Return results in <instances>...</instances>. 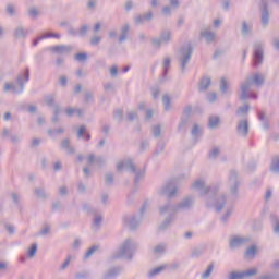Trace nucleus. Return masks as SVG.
<instances>
[{"label":"nucleus","mask_w":279,"mask_h":279,"mask_svg":"<svg viewBox=\"0 0 279 279\" xmlns=\"http://www.w3.org/2000/svg\"><path fill=\"white\" fill-rule=\"evenodd\" d=\"M195 204V197L187 196L183 198L179 204L174 205L168 202L159 207L160 215H169L162 223L159 226V230H167L171 223L175 221V213L180 210H189Z\"/></svg>","instance_id":"nucleus-1"},{"label":"nucleus","mask_w":279,"mask_h":279,"mask_svg":"<svg viewBox=\"0 0 279 279\" xmlns=\"http://www.w3.org/2000/svg\"><path fill=\"white\" fill-rule=\"evenodd\" d=\"M265 85V75L262 73H255L245 78L244 82L240 84V99L241 101H246V99H258V95L252 90V86L260 88Z\"/></svg>","instance_id":"nucleus-2"},{"label":"nucleus","mask_w":279,"mask_h":279,"mask_svg":"<svg viewBox=\"0 0 279 279\" xmlns=\"http://www.w3.org/2000/svg\"><path fill=\"white\" fill-rule=\"evenodd\" d=\"M208 208H215L216 213H221V210H226L225 214L220 217L221 223H228L230 221V217H232V213H234V203L228 199L226 194L218 195L214 201L210 197L207 199Z\"/></svg>","instance_id":"nucleus-3"},{"label":"nucleus","mask_w":279,"mask_h":279,"mask_svg":"<svg viewBox=\"0 0 279 279\" xmlns=\"http://www.w3.org/2000/svg\"><path fill=\"white\" fill-rule=\"evenodd\" d=\"M29 82V68H26L24 72L20 73L16 77V83H5L3 86V93H14L21 95L25 90V84ZM17 84V86H16Z\"/></svg>","instance_id":"nucleus-4"},{"label":"nucleus","mask_w":279,"mask_h":279,"mask_svg":"<svg viewBox=\"0 0 279 279\" xmlns=\"http://www.w3.org/2000/svg\"><path fill=\"white\" fill-rule=\"evenodd\" d=\"M138 248V244L132 239H126L118 250L116 254L111 256L112 260L118 258H124L125 260H132L134 258V252Z\"/></svg>","instance_id":"nucleus-5"},{"label":"nucleus","mask_w":279,"mask_h":279,"mask_svg":"<svg viewBox=\"0 0 279 279\" xmlns=\"http://www.w3.org/2000/svg\"><path fill=\"white\" fill-rule=\"evenodd\" d=\"M192 189H194V191H199L202 197L206 196V203L208 199H211L213 202L219 193V185L206 186V182H204L203 179L195 180V182L192 183Z\"/></svg>","instance_id":"nucleus-6"},{"label":"nucleus","mask_w":279,"mask_h":279,"mask_svg":"<svg viewBox=\"0 0 279 279\" xmlns=\"http://www.w3.org/2000/svg\"><path fill=\"white\" fill-rule=\"evenodd\" d=\"M123 169H126V171H130L133 173L134 177V185L138 186L141 183V180L145 178V170L143 169H137L136 165H134V161L132 159H126L124 161H120L117 165V171L121 172Z\"/></svg>","instance_id":"nucleus-7"},{"label":"nucleus","mask_w":279,"mask_h":279,"mask_svg":"<svg viewBox=\"0 0 279 279\" xmlns=\"http://www.w3.org/2000/svg\"><path fill=\"white\" fill-rule=\"evenodd\" d=\"M191 58H193V46L191 44H185L180 48L178 57L182 73L186 71V64L191 62Z\"/></svg>","instance_id":"nucleus-8"},{"label":"nucleus","mask_w":279,"mask_h":279,"mask_svg":"<svg viewBox=\"0 0 279 279\" xmlns=\"http://www.w3.org/2000/svg\"><path fill=\"white\" fill-rule=\"evenodd\" d=\"M231 199L234 202L239 198V187L241 186V179L239 178V172L236 170H231L229 173L228 182Z\"/></svg>","instance_id":"nucleus-9"},{"label":"nucleus","mask_w":279,"mask_h":279,"mask_svg":"<svg viewBox=\"0 0 279 279\" xmlns=\"http://www.w3.org/2000/svg\"><path fill=\"white\" fill-rule=\"evenodd\" d=\"M265 58V43L256 41L253 45V64L254 66H260Z\"/></svg>","instance_id":"nucleus-10"},{"label":"nucleus","mask_w":279,"mask_h":279,"mask_svg":"<svg viewBox=\"0 0 279 279\" xmlns=\"http://www.w3.org/2000/svg\"><path fill=\"white\" fill-rule=\"evenodd\" d=\"M83 210H86L87 213H92V215H94L92 228L94 230H99V228H101V223L104 221V216H101V214H97V211H95V209L93 207H90V205H88V204L83 205Z\"/></svg>","instance_id":"nucleus-11"},{"label":"nucleus","mask_w":279,"mask_h":279,"mask_svg":"<svg viewBox=\"0 0 279 279\" xmlns=\"http://www.w3.org/2000/svg\"><path fill=\"white\" fill-rule=\"evenodd\" d=\"M172 34L173 33H171L170 29H163L158 38L151 39V43L155 47H160L161 45H169V43H171Z\"/></svg>","instance_id":"nucleus-12"},{"label":"nucleus","mask_w":279,"mask_h":279,"mask_svg":"<svg viewBox=\"0 0 279 279\" xmlns=\"http://www.w3.org/2000/svg\"><path fill=\"white\" fill-rule=\"evenodd\" d=\"M175 193H178V187H175V184L173 182L166 183L159 191L158 194L161 196L168 197V199H171V197H175Z\"/></svg>","instance_id":"nucleus-13"},{"label":"nucleus","mask_w":279,"mask_h":279,"mask_svg":"<svg viewBox=\"0 0 279 279\" xmlns=\"http://www.w3.org/2000/svg\"><path fill=\"white\" fill-rule=\"evenodd\" d=\"M246 243H250V238L233 235L229 240V247L230 250H239V247H243Z\"/></svg>","instance_id":"nucleus-14"},{"label":"nucleus","mask_w":279,"mask_h":279,"mask_svg":"<svg viewBox=\"0 0 279 279\" xmlns=\"http://www.w3.org/2000/svg\"><path fill=\"white\" fill-rule=\"evenodd\" d=\"M258 274L257 268H252L246 271H232L229 275V279H245V278H252L253 276H256Z\"/></svg>","instance_id":"nucleus-15"},{"label":"nucleus","mask_w":279,"mask_h":279,"mask_svg":"<svg viewBox=\"0 0 279 279\" xmlns=\"http://www.w3.org/2000/svg\"><path fill=\"white\" fill-rule=\"evenodd\" d=\"M124 225L130 228V230H136L141 226V218L135 215H128L123 217Z\"/></svg>","instance_id":"nucleus-16"},{"label":"nucleus","mask_w":279,"mask_h":279,"mask_svg":"<svg viewBox=\"0 0 279 279\" xmlns=\"http://www.w3.org/2000/svg\"><path fill=\"white\" fill-rule=\"evenodd\" d=\"M236 134L243 138H246L247 134H250V121L247 119L238 122Z\"/></svg>","instance_id":"nucleus-17"},{"label":"nucleus","mask_w":279,"mask_h":279,"mask_svg":"<svg viewBox=\"0 0 279 279\" xmlns=\"http://www.w3.org/2000/svg\"><path fill=\"white\" fill-rule=\"evenodd\" d=\"M263 27L269 25V7L267 5V0H262V16H260Z\"/></svg>","instance_id":"nucleus-18"},{"label":"nucleus","mask_w":279,"mask_h":279,"mask_svg":"<svg viewBox=\"0 0 279 279\" xmlns=\"http://www.w3.org/2000/svg\"><path fill=\"white\" fill-rule=\"evenodd\" d=\"M154 19V13L151 11H148L147 13L136 15L134 17L135 25H143L144 23H147V21H151Z\"/></svg>","instance_id":"nucleus-19"},{"label":"nucleus","mask_w":279,"mask_h":279,"mask_svg":"<svg viewBox=\"0 0 279 279\" xmlns=\"http://www.w3.org/2000/svg\"><path fill=\"white\" fill-rule=\"evenodd\" d=\"M123 271V267L114 266L108 269V271L104 275L102 279H117V276Z\"/></svg>","instance_id":"nucleus-20"},{"label":"nucleus","mask_w":279,"mask_h":279,"mask_svg":"<svg viewBox=\"0 0 279 279\" xmlns=\"http://www.w3.org/2000/svg\"><path fill=\"white\" fill-rule=\"evenodd\" d=\"M50 51H52L53 53H71V51H73V46H66V45H57V46H52L50 48Z\"/></svg>","instance_id":"nucleus-21"},{"label":"nucleus","mask_w":279,"mask_h":279,"mask_svg":"<svg viewBox=\"0 0 279 279\" xmlns=\"http://www.w3.org/2000/svg\"><path fill=\"white\" fill-rule=\"evenodd\" d=\"M166 269H167V264H163L161 266H158L156 268H151L150 270H148L146 276L148 279H154L157 276H160V274H162V271H165Z\"/></svg>","instance_id":"nucleus-22"},{"label":"nucleus","mask_w":279,"mask_h":279,"mask_svg":"<svg viewBox=\"0 0 279 279\" xmlns=\"http://www.w3.org/2000/svg\"><path fill=\"white\" fill-rule=\"evenodd\" d=\"M61 149L68 151V154L73 155L75 154V147L71 146V140L64 138L60 144Z\"/></svg>","instance_id":"nucleus-23"},{"label":"nucleus","mask_w":279,"mask_h":279,"mask_svg":"<svg viewBox=\"0 0 279 279\" xmlns=\"http://www.w3.org/2000/svg\"><path fill=\"white\" fill-rule=\"evenodd\" d=\"M253 28H254V25L252 24V22L243 21L242 29H241L242 36H250V34H252Z\"/></svg>","instance_id":"nucleus-24"},{"label":"nucleus","mask_w":279,"mask_h":279,"mask_svg":"<svg viewBox=\"0 0 279 279\" xmlns=\"http://www.w3.org/2000/svg\"><path fill=\"white\" fill-rule=\"evenodd\" d=\"M162 69H163L162 80L163 82H166L167 75H169V69H171V58L166 57L163 59Z\"/></svg>","instance_id":"nucleus-25"},{"label":"nucleus","mask_w":279,"mask_h":279,"mask_svg":"<svg viewBox=\"0 0 279 279\" xmlns=\"http://www.w3.org/2000/svg\"><path fill=\"white\" fill-rule=\"evenodd\" d=\"M77 138H85V141H90V133L86 132V125H81L78 128Z\"/></svg>","instance_id":"nucleus-26"},{"label":"nucleus","mask_w":279,"mask_h":279,"mask_svg":"<svg viewBox=\"0 0 279 279\" xmlns=\"http://www.w3.org/2000/svg\"><path fill=\"white\" fill-rule=\"evenodd\" d=\"M128 34H130V24H124L121 28V35L119 37V43H125L128 40Z\"/></svg>","instance_id":"nucleus-27"},{"label":"nucleus","mask_w":279,"mask_h":279,"mask_svg":"<svg viewBox=\"0 0 279 279\" xmlns=\"http://www.w3.org/2000/svg\"><path fill=\"white\" fill-rule=\"evenodd\" d=\"M210 77L204 76L201 78L199 82V90L201 93H204V90H208V87L210 86Z\"/></svg>","instance_id":"nucleus-28"},{"label":"nucleus","mask_w":279,"mask_h":279,"mask_svg":"<svg viewBox=\"0 0 279 279\" xmlns=\"http://www.w3.org/2000/svg\"><path fill=\"white\" fill-rule=\"evenodd\" d=\"M270 221L272 223V230L275 234H279V217L277 215H270Z\"/></svg>","instance_id":"nucleus-29"},{"label":"nucleus","mask_w":279,"mask_h":279,"mask_svg":"<svg viewBox=\"0 0 279 279\" xmlns=\"http://www.w3.org/2000/svg\"><path fill=\"white\" fill-rule=\"evenodd\" d=\"M220 119L217 116H210L208 120V128L215 130L219 125Z\"/></svg>","instance_id":"nucleus-30"},{"label":"nucleus","mask_w":279,"mask_h":279,"mask_svg":"<svg viewBox=\"0 0 279 279\" xmlns=\"http://www.w3.org/2000/svg\"><path fill=\"white\" fill-rule=\"evenodd\" d=\"M270 171L272 173H279V157L278 156H275L271 160V163H270Z\"/></svg>","instance_id":"nucleus-31"},{"label":"nucleus","mask_w":279,"mask_h":279,"mask_svg":"<svg viewBox=\"0 0 279 279\" xmlns=\"http://www.w3.org/2000/svg\"><path fill=\"white\" fill-rule=\"evenodd\" d=\"M191 134L193 136V140L195 141V143H197V138H199L202 136V129H199L198 124H194Z\"/></svg>","instance_id":"nucleus-32"},{"label":"nucleus","mask_w":279,"mask_h":279,"mask_svg":"<svg viewBox=\"0 0 279 279\" xmlns=\"http://www.w3.org/2000/svg\"><path fill=\"white\" fill-rule=\"evenodd\" d=\"M201 36H202V38H205V40L207 43H213V40H215V33H213L210 31L201 32Z\"/></svg>","instance_id":"nucleus-33"},{"label":"nucleus","mask_w":279,"mask_h":279,"mask_svg":"<svg viewBox=\"0 0 279 279\" xmlns=\"http://www.w3.org/2000/svg\"><path fill=\"white\" fill-rule=\"evenodd\" d=\"M14 36H15V38H27V31H25V28H23V26H19L14 31Z\"/></svg>","instance_id":"nucleus-34"},{"label":"nucleus","mask_w":279,"mask_h":279,"mask_svg":"<svg viewBox=\"0 0 279 279\" xmlns=\"http://www.w3.org/2000/svg\"><path fill=\"white\" fill-rule=\"evenodd\" d=\"M189 121H191L190 117H184V116L181 117V121L178 125L179 132H182V130H186V125H189Z\"/></svg>","instance_id":"nucleus-35"},{"label":"nucleus","mask_w":279,"mask_h":279,"mask_svg":"<svg viewBox=\"0 0 279 279\" xmlns=\"http://www.w3.org/2000/svg\"><path fill=\"white\" fill-rule=\"evenodd\" d=\"M47 134H48V136H51V138H53V136L64 134V128L48 129Z\"/></svg>","instance_id":"nucleus-36"},{"label":"nucleus","mask_w":279,"mask_h":279,"mask_svg":"<svg viewBox=\"0 0 279 279\" xmlns=\"http://www.w3.org/2000/svg\"><path fill=\"white\" fill-rule=\"evenodd\" d=\"M34 193L37 195V197H39V199H47V197H49L43 187H35Z\"/></svg>","instance_id":"nucleus-37"},{"label":"nucleus","mask_w":279,"mask_h":279,"mask_svg":"<svg viewBox=\"0 0 279 279\" xmlns=\"http://www.w3.org/2000/svg\"><path fill=\"white\" fill-rule=\"evenodd\" d=\"M213 269H215V264L210 263L207 267V269L201 275L202 279H208L210 278V274H213Z\"/></svg>","instance_id":"nucleus-38"},{"label":"nucleus","mask_w":279,"mask_h":279,"mask_svg":"<svg viewBox=\"0 0 279 279\" xmlns=\"http://www.w3.org/2000/svg\"><path fill=\"white\" fill-rule=\"evenodd\" d=\"M77 114L78 117H82V109H75V108H68L65 109L66 117H73V114Z\"/></svg>","instance_id":"nucleus-39"},{"label":"nucleus","mask_w":279,"mask_h":279,"mask_svg":"<svg viewBox=\"0 0 279 279\" xmlns=\"http://www.w3.org/2000/svg\"><path fill=\"white\" fill-rule=\"evenodd\" d=\"M167 250V244L165 243H161V244H158L154 247L153 252L154 254H165Z\"/></svg>","instance_id":"nucleus-40"},{"label":"nucleus","mask_w":279,"mask_h":279,"mask_svg":"<svg viewBox=\"0 0 279 279\" xmlns=\"http://www.w3.org/2000/svg\"><path fill=\"white\" fill-rule=\"evenodd\" d=\"M162 104L165 106L166 112H169V110H171V98L169 97V95H165L162 97Z\"/></svg>","instance_id":"nucleus-41"},{"label":"nucleus","mask_w":279,"mask_h":279,"mask_svg":"<svg viewBox=\"0 0 279 279\" xmlns=\"http://www.w3.org/2000/svg\"><path fill=\"white\" fill-rule=\"evenodd\" d=\"M43 40L47 39V38H57L60 39L62 38V35H60V33H51V32H47L44 35H41Z\"/></svg>","instance_id":"nucleus-42"},{"label":"nucleus","mask_w":279,"mask_h":279,"mask_svg":"<svg viewBox=\"0 0 279 279\" xmlns=\"http://www.w3.org/2000/svg\"><path fill=\"white\" fill-rule=\"evenodd\" d=\"M36 252H38V244L33 243L27 253L28 258H34L36 256Z\"/></svg>","instance_id":"nucleus-43"},{"label":"nucleus","mask_w":279,"mask_h":279,"mask_svg":"<svg viewBox=\"0 0 279 279\" xmlns=\"http://www.w3.org/2000/svg\"><path fill=\"white\" fill-rule=\"evenodd\" d=\"M151 130L154 138H160V134H162V128L160 124L154 125Z\"/></svg>","instance_id":"nucleus-44"},{"label":"nucleus","mask_w":279,"mask_h":279,"mask_svg":"<svg viewBox=\"0 0 279 279\" xmlns=\"http://www.w3.org/2000/svg\"><path fill=\"white\" fill-rule=\"evenodd\" d=\"M204 254V248L202 247H195L192 250L191 256L192 258H199Z\"/></svg>","instance_id":"nucleus-45"},{"label":"nucleus","mask_w":279,"mask_h":279,"mask_svg":"<svg viewBox=\"0 0 279 279\" xmlns=\"http://www.w3.org/2000/svg\"><path fill=\"white\" fill-rule=\"evenodd\" d=\"M113 119L116 121H118V123H121L123 121V110L121 109H117L114 112H113Z\"/></svg>","instance_id":"nucleus-46"},{"label":"nucleus","mask_w":279,"mask_h":279,"mask_svg":"<svg viewBox=\"0 0 279 279\" xmlns=\"http://www.w3.org/2000/svg\"><path fill=\"white\" fill-rule=\"evenodd\" d=\"M163 151H165V141L159 140L158 143H157V147H156L155 153L158 156L159 154H162Z\"/></svg>","instance_id":"nucleus-47"},{"label":"nucleus","mask_w":279,"mask_h":279,"mask_svg":"<svg viewBox=\"0 0 279 279\" xmlns=\"http://www.w3.org/2000/svg\"><path fill=\"white\" fill-rule=\"evenodd\" d=\"M112 182H114V175L110 172L105 174V184H107V186L112 185Z\"/></svg>","instance_id":"nucleus-48"},{"label":"nucleus","mask_w":279,"mask_h":279,"mask_svg":"<svg viewBox=\"0 0 279 279\" xmlns=\"http://www.w3.org/2000/svg\"><path fill=\"white\" fill-rule=\"evenodd\" d=\"M220 90L223 95L228 93V82L226 81V77H222L220 81Z\"/></svg>","instance_id":"nucleus-49"},{"label":"nucleus","mask_w":279,"mask_h":279,"mask_svg":"<svg viewBox=\"0 0 279 279\" xmlns=\"http://www.w3.org/2000/svg\"><path fill=\"white\" fill-rule=\"evenodd\" d=\"M2 225H3L4 229L7 230V232H9V234H14V232H16L13 225H10V223L4 222V221H2Z\"/></svg>","instance_id":"nucleus-50"},{"label":"nucleus","mask_w":279,"mask_h":279,"mask_svg":"<svg viewBox=\"0 0 279 279\" xmlns=\"http://www.w3.org/2000/svg\"><path fill=\"white\" fill-rule=\"evenodd\" d=\"M38 14H40V11H38V9H36L35 7H32L28 10V16H31V19H37Z\"/></svg>","instance_id":"nucleus-51"},{"label":"nucleus","mask_w":279,"mask_h":279,"mask_svg":"<svg viewBox=\"0 0 279 279\" xmlns=\"http://www.w3.org/2000/svg\"><path fill=\"white\" fill-rule=\"evenodd\" d=\"M247 112H250V105L246 104L238 109L236 114H247Z\"/></svg>","instance_id":"nucleus-52"},{"label":"nucleus","mask_w":279,"mask_h":279,"mask_svg":"<svg viewBox=\"0 0 279 279\" xmlns=\"http://www.w3.org/2000/svg\"><path fill=\"white\" fill-rule=\"evenodd\" d=\"M99 43H101V36L96 35V36H93V37L90 38V45H92V47H97V45H99Z\"/></svg>","instance_id":"nucleus-53"},{"label":"nucleus","mask_w":279,"mask_h":279,"mask_svg":"<svg viewBox=\"0 0 279 279\" xmlns=\"http://www.w3.org/2000/svg\"><path fill=\"white\" fill-rule=\"evenodd\" d=\"M97 250H99V246L94 245L92 246L86 253L84 258H90V256H93L94 252H97Z\"/></svg>","instance_id":"nucleus-54"},{"label":"nucleus","mask_w":279,"mask_h":279,"mask_svg":"<svg viewBox=\"0 0 279 279\" xmlns=\"http://www.w3.org/2000/svg\"><path fill=\"white\" fill-rule=\"evenodd\" d=\"M128 121H134V119H138V112L137 111H129L126 113Z\"/></svg>","instance_id":"nucleus-55"},{"label":"nucleus","mask_w":279,"mask_h":279,"mask_svg":"<svg viewBox=\"0 0 279 279\" xmlns=\"http://www.w3.org/2000/svg\"><path fill=\"white\" fill-rule=\"evenodd\" d=\"M191 112H193V107L191 105H187L183 109L182 117H189L191 119Z\"/></svg>","instance_id":"nucleus-56"},{"label":"nucleus","mask_w":279,"mask_h":279,"mask_svg":"<svg viewBox=\"0 0 279 279\" xmlns=\"http://www.w3.org/2000/svg\"><path fill=\"white\" fill-rule=\"evenodd\" d=\"M88 59V54L86 53H77L74 56V60H77L78 62H84Z\"/></svg>","instance_id":"nucleus-57"},{"label":"nucleus","mask_w":279,"mask_h":279,"mask_svg":"<svg viewBox=\"0 0 279 279\" xmlns=\"http://www.w3.org/2000/svg\"><path fill=\"white\" fill-rule=\"evenodd\" d=\"M45 102L47 104V106L52 107L56 106V98L53 96H46L45 97Z\"/></svg>","instance_id":"nucleus-58"},{"label":"nucleus","mask_w":279,"mask_h":279,"mask_svg":"<svg viewBox=\"0 0 279 279\" xmlns=\"http://www.w3.org/2000/svg\"><path fill=\"white\" fill-rule=\"evenodd\" d=\"M148 148H149V141L147 140L142 141L140 145V150L145 151V149H148Z\"/></svg>","instance_id":"nucleus-59"},{"label":"nucleus","mask_w":279,"mask_h":279,"mask_svg":"<svg viewBox=\"0 0 279 279\" xmlns=\"http://www.w3.org/2000/svg\"><path fill=\"white\" fill-rule=\"evenodd\" d=\"M87 32H88V25H83V26H81L77 34H78V36L84 37V36H86Z\"/></svg>","instance_id":"nucleus-60"},{"label":"nucleus","mask_w":279,"mask_h":279,"mask_svg":"<svg viewBox=\"0 0 279 279\" xmlns=\"http://www.w3.org/2000/svg\"><path fill=\"white\" fill-rule=\"evenodd\" d=\"M69 265H71V255H68L66 259L64 260V263L61 265L60 269L62 271H64V269H66V267H69Z\"/></svg>","instance_id":"nucleus-61"},{"label":"nucleus","mask_w":279,"mask_h":279,"mask_svg":"<svg viewBox=\"0 0 279 279\" xmlns=\"http://www.w3.org/2000/svg\"><path fill=\"white\" fill-rule=\"evenodd\" d=\"M88 276H89L88 271H81L75 275V278L76 279H86V278H88Z\"/></svg>","instance_id":"nucleus-62"},{"label":"nucleus","mask_w":279,"mask_h":279,"mask_svg":"<svg viewBox=\"0 0 279 279\" xmlns=\"http://www.w3.org/2000/svg\"><path fill=\"white\" fill-rule=\"evenodd\" d=\"M246 256H256V246H251L246 250Z\"/></svg>","instance_id":"nucleus-63"},{"label":"nucleus","mask_w":279,"mask_h":279,"mask_svg":"<svg viewBox=\"0 0 279 279\" xmlns=\"http://www.w3.org/2000/svg\"><path fill=\"white\" fill-rule=\"evenodd\" d=\"M217 156H219V148H213V150L209 153V158L215 160V158H217Z\"/></svg>","instance_id":"nucleus-64"}]
</instances>
